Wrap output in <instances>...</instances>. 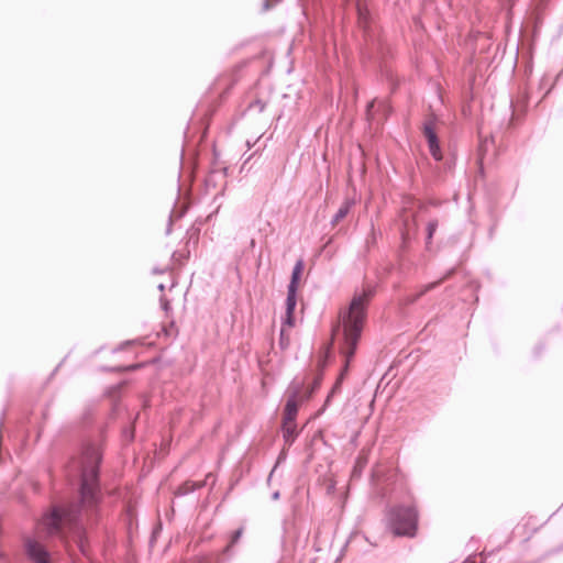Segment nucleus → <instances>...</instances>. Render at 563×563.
<instances>
[{
	"label": "nucleus",
	"instance_id": "12",
	"mask_svg": "<svg viewBox=\"0 0 563 563\" xmlns=\"http://www.w3.org/2000/svg\"><path fill=\"white\" fill-rule=\"evenodd\" d=\"M203 486V482H200V483H192V482H186L184 483L180 487H179V490L183 493V494H187L189 492H192L194 489L196 488H200Z\"/></svg>",
	"mask_w": 563,
	"mask_h": 563
},
{
	"label": "nucleus",
	"instance_id": "3",
	"mask_svg": "<svg viewBox=\"0 0 563 563\" xmlns=\"http://www.w3.org/2000/svg\"><path fill=\"white\" fill-rule=\"evenodd\" d=\"M417 523L418 512L415 507H397L390 510L389 527L394 534L413 537Z\"/></svg>",
	"mask_w": 563,
	"mask_h": 563
},
{
	"label": "nucleus",
	"instance_id": "14",
	"mask_svg": "<svg viewBox=\"0 0 563 563\" xmlns=\"http://www.w3.org/2000/svg\"><path fill=\"white\" fill-rule=\"evenodd\" d=\"M242 533H243V529L242 528L238 529L236 531H234V533L231 537V541H230V543L227 547V550H229L231 547H233L240 540Z\"/></svg>",
	"mask_w": 563,
	"mask_h": 563
},
{
	"label": "nucleus",
	"instance_id": "19",
	"mask_svg": "<svg viewBox=\"0 0 563 563\" xmlns=\"http://www.w3.org/2000/svg\"><path fill=\"white\" fill-rule=\"evenodd\" d=\"M433 287H434V284H431V285H429V286H428L427 290H428V289H431V288H433Z\"/></svg>",
	"mask_w": 563,
	"mask_h": 563
},
{
	"label": "nucleus",
	"instance_id": "10",
	"mask_svg": "<svg viewBox=\"0 0 563 563\" xmlns=\"http://www.w3.org/2000/svg\"><path fill=\"white\" fill-rule=\"evenodd\" d=\"M303 268H305L303 261L302 260H298L296 265H295V267H294L292 275H291V280H290V284L288 286V290L289 291H297L298 283H299L300 276H301V274L303 272Z\"/></svg>",
	"mask_w": 563,
	"mask_h": 563
},
{
	"label": "nucleus",
	"instance_id": "15",
	"mask_svg": "<svg viewBox=\"0 0 563 563\" xmlns=\"http://www.w3.org/2000/svg\"><path fill=\"white\" fill-rule=\"evenodd\" d=\"M437 228H438V221L437 220L430 221L428 223V227H427L428 240L432 239L434 232L437 231Z\"/></svg>",
	"mask_w": 563,
	"mask_h": 563
},
{
	"label": "nucleus",
	"instance_id": "8",
	"mask_svg": "<svg viewBox=\"0 0 563 563\" xmlns=\"http://www.w3.org/2000/svg\"><path fill=\"white\" fill-rule=\"evenodd\" d=\"M299 389L289 397L284 409L283 420H296L299 401H298Z\"/></svg>",
	"mask_w": 563,
	"mask_h": 563
},
{
	"label": "nucleus",
	"instance_id": "7",
	"mask_svg": "<svg viewBox=\"0 0 563 563\" xmlns=\"http://www.w3.org/2000/svg\"><path fill=\"white\" fill-rule=\"evenodd\" d=\"M296 291L288 290L286 299V317L284 321V324L287 325L288 328H292L295 325L294 310L296 308Z\"/></svg>",
	"mask_w": 563,
	"mask_h": 563
},
{
	"label": "nucleus",
	"instance_id": "1",
	"mask_svg": "<svg viewBox=\"0 0 563 563\" xmlns=\"http://www.w3.org/2000/svg\"><path fill=\"white\" fill-rule=\"evenodd\" d=\"M374 296V290L369 287L363 288L360 292H355L349 308L341 311L339 322L343 328L344 347L342 350L345 356V368L352 361L356 345L363 330L366 319V308Z\"/></svg>",
	"mask_w": 563,
	"mask_h": 563
},
{
	"label": "nucleus",
	"instance_id": "17",
	"mask_svg": "<svg viewBox=\"0 0 563 563\" xmlns=\"http://www.w3.org/2000/svg\"><path fill=\"white\" fill-rule=\"evenodd\" d=\"M327 357H328V352H325L324 355L320 357V360L318 362L319 368H322L325 365Z\"/></svg>",
	"mask_w": 563,
	"mask_h": 563
},
{
	"label": "nucleus",
	"instance_id": "18",
	"mask_svg": "<svg viewBox=\"0 0 563 563\" xmlns=\"http://www.w3.org/2000/svg\"><path fill=\"white\" fill-rule=\"evenodd\" d=\"M78 547H79V549H80V551H81L82 553H86L85 542H84V540H82V539H80V540L78 541Z\"/></svg>",
	"mask_w": 563,
	"mask_h": 563
},
{
	"label": "nucleus",
	"instance_id": "2",
	"mask_svg": "<svg viewBox=\"0 0 563 563\" xmlns=\"http://www.w3.org/2000/svg\"><path fill=\"white\" fill-rule=\"evenodd\" d=\"M101 455L97 448H88L82 456L81 472V503L85 506H92L96 503L98 465Z\"/></svg>",
	"mask_w": 563,
	"mask_h": 563
},
{
	"label": "nucleus",
	"instance_id": "11",
	"mask_svg": "<svg viewBox=\"0 0 563 563\" xmlns=\"http://www.w3.org/2000/svg\"><path fill=\"white\" fill-rule=\"evenodd\" d=\"M357 16L358 25L366 30L371 19L368 9L363 4H357Z\"/></svg>",
	"mask_w": 563,
	"mask_h": 563
},
{
	"label": "nucleus",
	"instance_id": "6",
	"mask_svg": "<svg viewBox=\"0 0 563 563\" xmlns=\"http://www.w3.org/2000/svg\"><path fill=\"white\" fill-rule=\"evenodd\" d=\"M29 556L36 563H51L49 555L44 547L36 540L29 539L25 543Z\"/></svg>",
	"mask_w": 563,
	"mask_h": 563
},
{
	"label": "nucleus",
	"instance_id": "9",
	"mask_svg": "<svg viewBox=\"0 0 563 563\" xmlns=\"http://www.w3.org/2000/svg\"><path fill=\"white\" fill-rule=\"evenodd\" d=\"M282 430L285 442L291 444L298 435L296 420H283Z\"/></svg>",
	"mask_w": 563,
	"mask_h": 563
},
{
	"label": "nucleus",
	"instance_id": "4",
	"mask_svg": "<svg viewBox=\"0 0 563 563\" xmlns=\"http://www.w3.org/2000/svg\"><path fill=\"white\" fill-rule=\"evenodd\" d=\"M71 517L73 515L70 510L55 508L51 514L42 518L37 528L41 532L45 531L47 534L58 533L62 526L66 521H70Z\"/></svg>",
	"mask_w": 563,
	"mask_h": 563
},
{
	"label": "nucleus",
	"instance_id": "13",
	"mask_svg": "<svg viewBox=\"0 0 563 563\" xmlns=\"http://www.w3.org/2000/svg\"><path fill=\"white\" fill-rule=\"evenodd\" d=\"M350 210V206L349 203H345L336 212L335 217H334V221L335 222H339L341 221L343 218H345V216L347 214Z\"/></svg>",
	"mask_w": 563,
	"mask_h": 563
},
{
	"label": "nucleus",
	"instance_id": "16",
	"mask_svg": "<svg viewBox=\"0 0 563 563\" xmlns=\"http://www.w3.org/2000/svg\"><path fill=\"white\" fill-rule=\"evenodd\" d=\"M286 327L285 324H283V328L280 330V344L283 346H287L289 344V335L286 334Z\"/></svg>",
	"mask_w": 563,
	"mask_h": 563
},
{
	"label": "nucleus",
	"instance_id": "5",
	"mask_svg": "<svg viewBox=\"0 0 563 563\" xmlns=\"http://www.w3.org/2000/svg\"><path fill=\"white\" fill-rule=\"evenodd\" d=\"M423 134L428 141L429 151L431 155L440 161L442 158L441 150L438 143V136L435 133V123L433 119L428 120L423 125Z\"/></svg>",
	"mask_w": 563,
	"mask_h": 563
}]
</instances>
